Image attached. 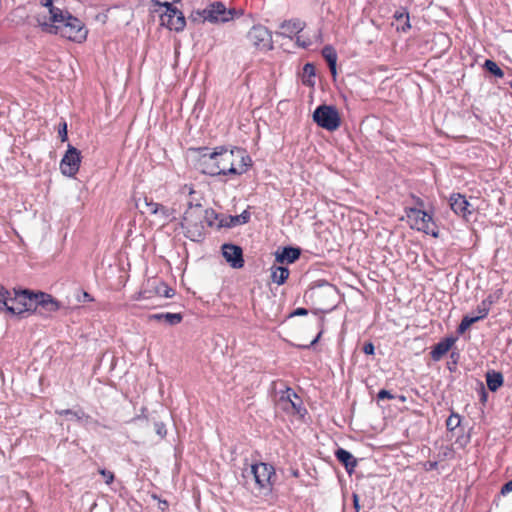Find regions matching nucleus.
Here are the masks:
<instances>
[{"mask_svg":"<svg viewBox=\"0 0 512 512\" xmlns=\"http://www.w3.org/2000/svg\"><path fill=\"white\" fill-rule=\"evenodd\" d=\"M198 167L209 176L242 175L251 165V158L242 148L217 146L212 151L198 148Z\"/></svg>","mask_w":512,"mask_h":512,"instance_id":"nucleus-1","label":"nucleus"},{"mask_svg":"<svg viewBox=\"0 0 512 512\" xmlns=\"http://www.w3.org/2000/svg\"><path fill=\"white\" fill-rule=\"evenodd\" d=\"M52 16H39L38 26L42 31L60 35L70 41L81 43L86 40L88 31L84 23L66 10H52Z\"/></svg>","mask_w":512,"mask_h":512,"instance_id":"nucleus-2","label":"nucleus"},{"mask_svg":"<svg viewBox=\"0 0 512 512\" xmlns=\"http://www.w3.org/2000/svg\"><path fill=\"white\" fill-rule=\"evenodd\" d=\"M35 294L36 292L25 290H14V296H7V304H2L5 309L15 315L23 314L24 312H35Z\"/></svg>","mask_w":512,"mask_h":512,"instance_id":"nucleus-3","label":"nucleus"},{"mask_svg":"<svg viewBox=\"0 0 512 512\" xmlns=\"http://www.w3.org/2000/svg\"><path fill=\"white\" fill-rule=\"evenodd\" d=\"M408 224L412 229L438 236V229L432 215L419 208H407L405 210Z\"/></svg>","mask_w":512,"mask_h":512,"instance_id":"nucleus-4","label":"nucleus"},{"mask_svg":"<svg viewBox=\"0 0 512 512\" xmlns=\"http://www.w3.org/2000/svg\"><path fill=\"white\" fill-rule=\"evenodd\" d=\"M314 122L327 131H335L341 125V117L334 106L320 105L313 113Z\"/></svg>","mask_w":512,"mask_h":512,"instance_id":"nucleus-5","label":"nucleus"},{"mask_svg":"<svg viewBox=\"0 0 512 512\" xmlns=\"http://www.w3.org/2000/svg\"><path fill=\"white\" fill-rule=\"evenodd\" d=\"M246 38L249 45L257 51L267 52L273 49L272 33L263 25H254Z\"/></svg>","mask_w":512,"mask_h":512,"instance_id":"nucleus-6","label":"nucleus"},{"mask_svg":"<svg viewBox=\"0 0 512 512\" xmlns=\"http://www.w3.org/2000/svg\"><path fill=\"white\" fill-rule=\"evenodd\" d=\"M154 12L159 13L161 25L169 30L180 32L185 28V17L182 11L177 9L173 4L163 7L162 9H155Z\"/></svg>","mask_w":512,"mask_h":512,"instance_id":"nucleus-7","label":"nucleus"},{"mask_svg":"<svg viewBox=\"0 0 512 512\" xmlns=\"http://www.w3.org/2000/svg\"><path fill=\"white\" fill-rule=\"evenodd\" d=\"M255 483L260 490L270 492L276 478L275 469L268 463L259 462L251 466Z\"/></svg>","mask_w":512,"mask_h":512,"instance_id":"nucleus-8","label":"nucleus"},{"mask_svg":"<svg viewBox=\"0 0 512 512\" xmlns=\"http://www.w3.org/2000/svg\"><path fill=\"white\" fill-rule=\"evenodd\" d=\"M302 401L296 392L290 388L285 387L284 390L280 391L276 395L275 405L277 409L290 414L295 415L300 412Z\"/></svg>","mask_w":512,"mask_h":512,"instance_id":"nucleus-9","label":"nucleus"},{"mask_svg":"<svg viewBox=\"0 0 512 512\" xmlns=\"http://www.w3.org/2000/svg\"><path fill=\"white\" fill-rule=\"evenodd\" d=\"M235 15V9H226L221 2L210 4L201 13L202 18L211 23H225L233 20Z\"/></svg>","mask_w":512,"mask_h":512,"instance_id":"nucleus-10","label":"nucleus"},{"mask_svg":"<svg viewBox=\"0 0 512 512\" xmlns=\"http://www.w3.org/2000/svg\"><path fill=\"white\" fill-rule=\"evenodd\" d=\"M81 153L72 145H68V149L60 162L61 173L68 177H74L80 168Z\"/></svg>","mask_w":512,"mask_h":512,"instance_id":"nucleus-11","label":"nucleus"},{"mask_svg":"<svg viewBox=\"0 0 512 512\" xmlns=\"http://www.w3.org/2000/svg\"><path fill=\"white\" fill-rule=\"evenodd\" d=\"M175 294V291L170 288L165 282L157 279H149L146 283V287L139 292L137 299H147L152 296H160L171 298Z\"/></svg>","mask_w":512,"mask_h":512,"instance_id":"nucleus-12","label":"nucleus"},{"mask_svg":"<svg viewBox=\"0 0 512 512\" xmlns=\"http://www.w3.org/2000/svg\"><path fill=\"white\" fill-rule=\"evenodd\" d=\"M305 27L306 23L298 18L285 20L280 24V30L278 34L289 39H293L295 36H297V43L302 47H307L310 45V41L301 42L300 36H298V34L302 32Z\"/></svg>","mask_w":512,"mask_h":512,"instance_id":"nucleus-13","label":"nucleus"},{"mask_svg":"<svg viewBox=\"0 0 512 512\" xmlns=\"http://www.w3.org/2000/svg\"><path fill=\"white\" fill-rule=\"evenodd\" d=\"M222 254L232 268L240 269L244 266L243 251L240 246L234 244H223Z\"/></svg>","mask_w":512,"mask_h":512,"instance_id":"nucleus-14","label":"nucleus"},{"mask_svg":"<svg viewBox=\"0 0 512 512\" xmlns=\"http://www.w3.org/2000/svg\"><path fill=\"white\" fill-rule=\"evenodd\" d=\"M38 306L46 312L54 313L61 308V303L52 295L38 291L35 294V310Z\"/></svg>","mask_w":512,"mask_h":512,"instance_id":"nucleus-15","label":"nucleus"},{"mask_svg":"<svg viewBox=\"0 0 512 512\" xmlns=\"http://www.w3.org/2000/svg\"><path fill=\"white\" fill-rule=\"evenodd\" d=\"M450 207L457 215L464 218L472 213L468 200L464 195L459 193H454L450 196Z\"/></svg>","mask_w":512,"mask_h":512,"instance_id":"nucleus-16","label":"nucleus"},{"mask_svg":"<svg viewBox=\"0 0 512 512\" xmlns=\"http://www.w3.org/2000/svg\"><path fill=\"white\" fill-rule=\"evenodd\" d=\"M192 214L188 211L184 213L182 220V227L185 229L186 236L192 240H196L202 236V226L192 223Z\"/></svg>","mask_w":512,"mask_h":512,"instance_id":"nucleus-17","label":"nucleus"},{"mask_svg":"<svg viewBox=\"0 0 512 512\" xmlns=\"http://www.w3.org/2000/svg\"><path fill=\"white\" fill-rule=\"evenodd\" d=\"M335 457L340 463L344 465L346 471L349 474H351L357 466V460L355 457L349 451L343 448H339L335 451Z\"/></svg>","mask_w":512,"mask_h":512,"instance_id":"nucleus-18","label":"nucleus"},{"mask_svg":"<svg viewBox=\"0 0 512 512\" xmlns=\"http://www.w3.org/2000/svg\"><path fill=\"white\" fill-rule=\"evenodd\" d=\"M455 340L453 338H445L441 340L439 343H437L432 351H431V358L434 361L440 360L453 346Z\"/></svg>","mask_w":512,"mask_h":512,"instance_id":"nucleus-19","label":"nucleus"},{"mask_svg":"<svg viewBox=\"0 0 512 512\" xmlns=\"http://www.w3.org/2000/svg\"><path fill=\"white\" fill-rule=\"evenodd\" d=\"M183 316L181 313H156L148 316L149 321H164L168 325H177L181 323Z\"/></svg>","mask_w":512,"mask_h":512,"instance_id":"nucleus-20","label":"nucleus"},{"mask_svg":"<svg viewBox=\"0 0 512 512\" xmlns=\"http://www.w3.org/2000/svg\"><path fill=\"white\" fill-rule=\"evenodd\" d=\"M300 256V250L293 247H285L281 252L276 253V261L279 263H293Z\"/></svg>","mask_w":512,"mask_h":512,"instance_id":"nucleus-21","label":"nucleus"},{"mask_svg":"<svg viewBox=\"0 0 512 512\" xmlns=\"http://www.w3.org/2000/svg\"><path fill=\"white\" fill-rule=\"evenodd\" d=\"M322 56L326 60L331 74L333 76H336V74H337L336 64H337V58H338L336 50L332 46L327 45L322 49Z\"/></svg>","mask_w":512,"mask_h":512,"instance_id":"nucleus-22","label":"nucleus"},{"mask_svg":"<svg viewBox=\"0 0 512 512\" xmlns=\"http://www.w3.org/2000/svg\"><path fill=\"white\" fill-rule=\"evenodd\" d=\"M486 383L490 391H497L504 383L502 373L497 371H488L486 373Z\"/></svg>","mask_w":512,"mask_h":512,"instance_id":"nucleus-23","label":"nucleus"},{"mask_svg":"<svg viewBox=\"0 0 512 512\" xmlns=\"http://www.w3.org/2000/svg\"><path fill=\"white\" fill-rule=\"evenodd\" d=\"M289 270L286 267L277 266L272 268L271 278L272 281L278 285H282L286 282L289 277Z\"/></svg>","mask_w":512,"mask_h":512,"instance_id":"nucleus-24","label":"nucleus"},{"mask_svg":"<svg viewBox=\"0 0 512 512\" xmlns=\"http://www.w3.org/2000/svg\"><path fill=\"white\" fill-rule=\"evenodd\" d=\"M492 304H493V300H492L491 296H488L486 299H484L477 306L476 310H477L478 315L476 316V318H478V320L484 319L488 315Z\"/></svg>","mask_w":512,"mask_h":512,"instance_id":"nucleus-25","label":"nucleus"},{"mask_svg":"<svg viewBox=\"0 0 512 512\" xmlns=\"http://www.w3.org/2000/svg\"><path fill=\"white\" fill-rule=\"evenodd\" d=\"M461 424V416L452 412L446 420V428L448 431H454Z\"/></svg>","mask_w":512,"mask_h":512,"instance_id":"nucleus-26","label":"nucleus"},{"mask_svg":"<svg viewBox=\"0 0 512 512\" xmlns=\"http://www.w3.org/2000/svg\"><path fill=\"white\" fill-rule=\"evenodd\" d=\"M477 321H479V320H478V318H476V316H468V315L464 316L461 320V323L458 326V332L464 333L467 329L470 328L471 325H473Z\"/></svg>","mask_w":512,"mask_h":512,"instance_id":"nucleus-27","label":"nucleus"},{"mask_svg":"<svg viewBox=\"0 0 512 512\" xmlns=\"http://www.w3.org/2000/svg\"><path fill=\"white\" fill-rule=\"evenodd\" d=\"M484 67L496 77L502 78L504 76L502 69L492 60H486Z\"/></svg>","mask_w":512,"mask_h":512,"instance_id":"nucleus-28","label":"nucleus"},{"mask_svg":"<svg viewBox=\"0 0 512 512\" xmlns=\"http://www.w3.org/2000/svg\"><path fill=\"white\" fill-rule=\"evenodd\" d=\"M42 5L46 8V11L44 13H39L37 15L36 19L39 16H52V13H51L52 10H61L60 8L55 7L53 5V0H43Z\"/></svg>","mask_w":512,"mask_h":512,"instance_id":"nucleus-29","label":"nucleus"},{"mask_svg":"<svg viewBox=\"0 0 512 512\" xmlns=\"http://www.w3.org/2000/svg\"><path fill=\"white\" fill-rule=\"evenodd\" d=\"M144 203L146 206V211L151 215H157V209L159 207V203L154 202L152 199L145 198Z\"/></svg>","mask_w":512,"mask_h":512,"instance_id":"nucleus-30","label":"nucleus"},{"mask_svg":"<svg viewBox=\"0 0 512 512\" xmlns=\"http://www.w3.org/2000/svg\"><path fill=\"white\" fill-rule=\"evenodd\" d=\"M99 473L103 476L105 483L107 485H110L113 483L114 478H115L113 472L106 470V469H99Z\"/></svg>","mask_w":512,"mask_h":512,"instance_id":"nucleus-31","label":"nucleus"},{"mask_svg":"<svg viewBox=\"0 0 512 512\" xmlns=\"http://www.w3.org/2000/svg\"><path fill=\"white\" fill-rule=\"evenodd\" d=\"M58 133H59V137L61 139L62 142H65L67 141L68 139V134H67V123L64 121L62 122L60 125H59V130H58Z\"/></svg>","mask_w":512,"mask_h":512,"instance_id":"nucleus-32","label":"nucleus"},{"mask_svg":"<svg viewBox=\"0 0 512 512\" xmlns=\"http://www.w3.org/2000/svg\"><path fill=\"white\" fill-rule=\"evenodd\" d=\"M157 215L166 220L170 217L171 214L167 207H165L162 204H159V207L157 209Z\"/></svg>","mask_w":512,"mask_h":512,"instance_id":"nucleus-33","label":"nucleus"},{"mask_svg":"<svg viewBox=\"0 0 512 512\" xmlns=\"http://www.w3.org/2000/svg\"><path fill=\"white\" fill-rule=\"evenodd\" d=\"M158 9H162L163 7L174 4L175 2H179L180 0H152Z\"/></svg>","mask_w":512,"mask_h":512,"instance_id":"nucleus-34","label":"nucleus"},{"mask_svg":"<svg viewBox=\"0 0 512 512\" xmlns=\"http://www.w3.org/2000/svg\"><path fill=\"white\" fill-rule=\"evenodd\" d=\"M155 430H156V433L161 437H165L166 434H167V430H166V427L164 425V423L162 422H157L155 423Z\"/></svg>","mask_w":512,"mask_h":512,"instance_id":"nucleus-35","label":"nucleus"},{"mask_svg":"<svg viewBox=\"0 0 512 512\" xmlns=\"http://www.w3.org/2000/svg\"><path fill=\"white\" fill-rule=\"evenodd\" d=\"M7 296H9V291L0 285V304H7Z\"/></svg>","mask_w":512,"mask_h":512,"instance_id":"nucleus-36","label":"nucleus"},{"mask_svg":"<svg viewBox=\"0 0 512 512\" xmlns=\"http://www.w3.org/2000/svg\"><path fill=\"white\" fill-rule=\"evenodd\" d=\"M377 397L379 400L394 398V396L391 394V392L388 390H385V389L380 390L377 394Z\"/></svg>","mask_w":512,"mask_h":512,"instance_id":"nucleus-37","label":"nucleus"},{"mask_svg":"<svg viewBox=\"0 0 512 512\" xmlns=\"http://www.w3.org/2000/svg\"><path fill=\"white\" fill-rule=\"evenodd\" d=\"M438 468V462L437 461H426L423 463V469L425 471H432Z\"/></svg>","mask_w":512,"mask_h":512,"instance_id":"nucleus-38","label":"nucleus"},{"mask_svg":"<svg viewBox=\"0 0 512 512\" xmlns=\"http://www.w3.org/2000/svg\"><path fill=\"white\" fill-rule=\"evenodd\" d=\"M374 345L372 342H367L363 346V352L367 355H373L374 354Z\"/></svg>","mask_w":512,"mask_h":512,"instance_id":"nucleus-39","label":"nucleus"},{"mask_svg":"<svg viewBox=\"0 0 512 512\" xmlns=\"http://www.w3.org/2000/svg\"><path fill=\"white\" fill-rule=\"evenodd\" d=\"M249 214H247V212H244L242 215L240 216H236L235 218H233V221L235 223H247L248 220H249Z\"/></svg>","mask_w":512,"mask_h":512,"instance_id":"nucleus-40","label":"nucleus"},{"mask_svg":"<svg viewBox=\"0 0 512 512\" xmlns=\"http://www.w3.org/2000/svg\"><path fill=\"white\" fill-rule=\"evenodd\" d=\"M308 314V310L306 308L299 307L295 309L290 316H306Z\"/></svg>","mask_w":512,"mask_h":512,"instance_id":"nucleus-41","label":"nucleus"},{"mask_svg":"<svg viewBox=\"0 0 512 512\" xmlns=\"http://www.w3.org/2000/svg\"><path fill=\"white\" fill-rule=\"evenodd\" d=\"M512 491V479L505 483L501 488V494L506 495Z\"/></svg>","mask_w":512,"mask_h":512,"instance_id":"nucleus-42","label":"nucleus"},{"mask_svg":"<svg viewBox=\"0 0 512 512\" xmlns=\"http://www.w3.org/2000/svg\"><path fill=\"white\" fill-rule=\"evenodd\" d=\"M303 70H304V73H306V74H308V75H314V74H315V73H314V72H315V68H314V66H313L312 64H310V63L305 64V66H304Z\"/></svg>","mask_w":512,"mask_h":512,"instance_id":"nucleus-43","label":"nucleus"},{"mask_svg":"<svg viewBox=\"0 0 512 512\" xmlns=\"http://www.w3.org/2000/svg\"><path fill=\"white\" fill-rule=\"evenodd\" d=\"M394 17L397 19V20H400L402 18H406V20L408 21L409 20V16L408 14H405L403 12H396ZM407 27H410L409 23L407 22Z\"/></svg>","mask_w":512,"mask_h":512,"instance_id":"nucleus-44","label":"nucleus"},{"mask_svg":"<svg viewBox=\"0 0 512 512\" xmlns=\"http://www.w3.org/2000/svg\"><path fill=\"white\" fill-rule=\"evenodd\" d=\"M353 505H354L356 512H359V510H360L359 498H358V495H356V494H353Z\"/></svg>","mask_w":512,"mask_h":512,"instance_id":"nucleus-45","label":"nucleus"},{"mask_svg":"<svg viewBox=\"0 0 512 512\" xmlns=\"http://www.w3.org/2000/svg\"><path fill=\"white\" fill-rule=\"evenodd\" d=\"M416 204L418 206L417 208L423 210V208H424V201L421 198H418V197L416 198Z\"/></svg>","mask_w":512,"mask_h":512,"instance_id":"nucleus-46","label":"nucleus"},{"mask_svg":"<svg viewBox=\"0 0 512 512\" xmlns=\"http://www.w3.org/2000/svg\"><path fill=\"white\" fill-rule=\"evenodd\" d=\"M74 413V411L70 410V409H66V410H62V411H59L58 414L63 416V415H72Z\"/></svg>","mask_w":512,"mask_h":512,"instance_id":"nucleus-47","label":"nucleus"},{"mask_svg":"<svg viewBox=\"0 0 512 512\" xmlns=\"http://www.w3.org/2000/svg\"><path fill=\"white\" fill-rule=\"evenodd\" d=\"M159 507L162 511L166 510L168 508V502L166 500L160 501Z\"/></svg>","mask_w":512,"mask_h":512,"instance_id":"nucleus-48","label":"nucleus"},{"mask_svg":"<svg viewBox=\"0 0 512 512\" xmlns=\"http://www.w3.org/2000/svg\"><path fill=\"white\" fill-rule=\"evenodd\" d=\"M321 334H322L321 332H320V333H318L317 337H316V338L311 342V344H310V345H307V346H304V347H305V348H309L310 346H312V345H314L315 343H317V342H318V340H319V339H320V337H321Z\"/></svg>","mask_w":512,"mask_h":512,"instance_id":"nucleus-49","label":"nucleus"},{"mask_svg":"<svg viewBox=\"0 0 512 512\" xmlns=\"http://www.w3.org/2000/svg\"><path fill=\"white\" fill-rule=\"evenodd\" d=\"M83 297L87 301H93L94 300L93 297L88 292H84L83 293Z\"/></svg>","mask_w":512,"mask_h":512,"instance_id":"nucleus-50","label":"nucleus"},{"mask_svg":"<svg viewBox=\"0 0 512 512\" xmlns=\"http://www.w3.org/2000/svg\"><path fill=\"white\" fill-rule=\"evenodd\" d=\"M72 415H73L74 417L78 418V419H80V418H81V416H80L79 412H77V411H74V413H73Z\"/></svg>","mask_w":512,"mask_h":512,"instance_id":"nucleus-51","label":"nucleus"},{"mask_svg":"<svg viewBox=\"0 0 512 512\" xmlns=\"http://www.w3.org/2000/svg\"><path fill=\"white\" fill-rule=\"evenodd\" d=\"M193 192H194V191H193V189L190 187V188H189V193L191 194V193H193Z\"/></svg>","mask_w":512,"mask_h":512,"instance_id":"nucleus-52","label":"nucleus"}]
</instances>
